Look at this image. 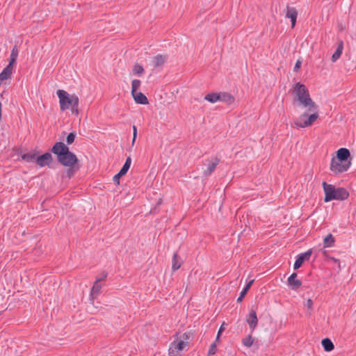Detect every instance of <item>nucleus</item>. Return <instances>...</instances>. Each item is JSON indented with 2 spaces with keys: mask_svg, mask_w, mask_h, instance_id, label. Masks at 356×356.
<instances>
[{
  "mask_svg": "<svg viewBox=\"0 0 356 356\" xmlns=\"http://www.w3.org/2000/svg\"><path fill=\"white\" fill-rule=\"evenodd\" d=\"M51 152L57 156L58 161L63 166L74 168L78 163L76 156L62 142L56 143L51 148Z\"/></svg>",
  "mask_w": 356,
  "mask_h": 356,
  "instance_id": "f257e3e1",
  "label": "nucleus"
},
{
  "mask_svg": "<svg viewBox=\"0 0 356 356\" xmlns=\"http://www.w3.org/2000/svg\"><path fill=\"white\" fill-rule=\"evenodd\" d=\"M59 99L60 108L62 111L71 109L72 113L79 114V97L76 95H70L63 90H58L56 92Z\"/></svg>",
  "mask_w": 356,
  "mask_h": 356,
  "instance_id": "f03ea898",
  "label": "nucleus"
},
{
  "mask_svg": "<svg viewBox=\"0 0 356 356\" xmlns=\"http://www.w3.org/2000/svg\"><path fill=\"white\" fill-rule=\"evenodd\" d=\"M293 92L295 93L298 101L305 108H308V111H316L318 108L315 102L311 99L308 89L300 83H296Z\"/></svg>",
  "mask_w": 356,
  "mask_h": 356,
  "instance_id": "7ed1b4c3",
  "label": "nucleus"
},
{
  "mask_svg": "<svg viewBox=\"0 0 356 356\" xmlns=\"http://www.w3.org/2000/svg\"><path fill=\"white\" fill-rule=\"evenodd\" d=\"M323 187L325 193V202H328L333 200H345L349 197V193L343 188H335L332 185L323 182Z\"/></svg>",
  "mask_w": 356,
  "mask_h": 356,
  "instance_id": "20e7f679",
  "label": "nucleus"
},
{
  "mask_svg": "<svg viewBox=\"0 0 356 356\" xmlns=\"http://www.w3.org/2000/svg\"><path fill=\"white\" fill-rule=\"evenodd\" d=\"M318 118L317 110L308 111L301 114L295 121V125L298 128H305L311 126Z\"/></svg>",
  "mask_w": 356,
  "mask_h": 356,
  "instance_id": "39448f33",
  "label": "nucleus"
},
{
  "mask_svg": "<svg viewBox=\"0 0 356 356\" xmlns=\"http://www.w3.org/2000/svg\"><path fill=\"white\" fill-rule=\"evenodd\" d=\"M351 165V162H344L337 161V159L333 157L331 159L330 170L334 174H340L346 172Z\"/></svg>",
  "mask_w": 356,
  "mask_h": 356,
  "instance_id": "423d86ee",
  "label": "nucleus"
},
{
  "mask_svg": "<svg viewBox=\"0 0 356 356\" xmlns=\"http://www.w3.org/2000/svg\"><path fill=\"white\" fill-rule=\"evenodd\" d=\"M183 341H173L168 350V356H181V351L186 347Z\"/></svg>",
  "mask_w": 356,
  "mask_h": 356,
  "instance_id": "0eeeda50",
  "label": "nucleus"
},
{
  "mask_svg": "<svg viewBox=\"0 0 356 356\" xmlns=\"http://www.w3.org/2000/svg\"><path fill=\"white\" fill-rule=\"evenodd\" d=\"M246 322L248 324L252 331H254L258 324V318L257 316L256 311L252 308L250 310L249 314L246 316Z\"/></svg>",
  "mask_w": 356,
  "mask_h": 356,
  "instance_id": "6e6552de",
  "label": "nucleus"
},
{
  "mask_svg": "<svg viewBox=\"0 0 356 356\" xmlns=\"http://www.w3.org/2000/svg\"><path fill=\"white\" fill-rule=\"evenodd\" d=\"M312 253V250L310 249L304 253L298 254L297 256L296 261L294 263L293 268L295 270H297L299 268H300L305 261L309 259V257H310Z\"/></svg>",
  "mask_w": 356,
  "mask_h": 356,
  "instance_id": "1a4fd4ad",
  "label": "nucleus"
},
{
  "mask_svg": "<svg viewBox=\"0 0 356 356\" xmlns=\"http://www.w3.org/2000/svg\"><path fill=\"white\" fill-rule=\"evenodd\" d=\"M337 161L344 162H351L350 151L346 148H340L337 152V156L334 157Z\"/></svg>",
  "mask_w": 356,
  "mask_h": 356,
  "instance_id": "9d476101",
  "label": "nucleus"
},
{
  "mask_svg": "<svg viewBox=\"0 0 356 356\" xmlns=\"http://www.w3.org/2000/svg\"><path fill=\"white\" fill-rule=\"evenodd\" d=\"M52 161V156L49 152H46L36 158V163L40 167H44L49 165Z\"/></svg>",
  "mask_w": 356,
  "mask_h": 356,
  "instance_id": "9b49d317",
  "label": "nucleus"
},
{
  "mask_svg": "<svg viewBox=\"0 0 356 356\" xmlns=\"http://www.w3.org/2000/svg\"><path fill=\"white\" fill-rule=\"evenodd\" d=\"M297 273H292L288 278V285L292 290L298 289L302 285V282L300 280H297Z\"/></svg>",
  "mask_w": 356,
  "mask_h": 356,
  "instance_id": "f8f14e48",
  "label": "nucleus"
},
{
  "mask_svg": "<svg viewBox=\"0 0 356 356\" xmlns=\"http://www.w3.org/2000/svg\"><path fill=\"white\" fill-rule=\"evenodd\" d=\"M298 17V12L293 7L287 6L286 17L289 18L291 22V28H294Z\"/></svg>",
  "mask_w": 356,
  "mask_h": 356,
  "instance_id": "ddd939ff",
  "label": "nucleus"
},
{
  "mask_svg": "<svg viewBox=\"0 0 356 356\" xmlns=\"http://www.w3.org/2000/svg\"><path fill=\"white\" fill-rule=\"evenodd\" d=\"M131 95L138 104L145 105L149 103L147 97L140 92H136V93H131Z\"/></svg>",
  "mask_w": 356,
  "mask_h": 356,
  "instance_id": "4468645a",
  "label": "nucleus"
},
{
  "mask_svg": "<svg viewBox=\"0 0 356 356\" xmlns=\"http://www.w3.org/2000/svg\"><path fill=\"white\" fill-rule=\"evenodd\" d=\"M219 163L220 159L217 157L214 158L213 161L209 164L207 170L203 172V175L206 177L209 176L215 170Z\"/></svg>",
  "mask_w": 356,
  "mask_h": 356,
  "instance_id": "2eb2a0df",
  "label": "nucleus"
},
{
  "mask_svg": "<svg viewBox=\"0 0 356 356\" xmlns=\"http://www.w3.org/2000/svg\"><path fill=\"white\" fill-rule=\"evenodd\" d=\"M167 59V56L158 54L152 58V65L156 68L162 66Z\"/></svg>",
  "mask_w": 356,
  "mask_h": 356,
  "instance_id": "dca6fc26",
  "label": "nucleus"
},
{
  "mask_svg": "<svg viewBox=\"0 0 356 356\" xmlns=\"http://www.w3.org/2000/svg\"><path fill=\"white\" fill-rule=\"evenodd\" d=\"M101 281H102V279H96L91 289L90 296L93 298H96L101 293L102 285L99 284Z\"/></svg>",
  "mask_w": 356,
  "mask_h": 356,
  "instance_id": "f3484780",
  "label": "nucleus"
},
{
  "mask_svg": "<svg viewBox=\"0 0 356 356\" xmlns=\"http://www.w3.org/2000/svg\"><path fill=\"white\" fill-rule=\"evenodd\" d=\"M183 263L182 259L177 252L174 253L172 260V268L173 271L178 270Z\"/></svg>",
  "mask_w": 356,
  "mask_h": 356,
  "instance_id": "a211bd4d",
  "label": "nucleus"
},
{
  "mask_svg": "<svg viewBox=\"0 0 356 356\" xmlns=\"http://www.w3.org/2000/svg\"><path fill=\"white\" fill-rule=\"evenodd\" d=\"M13 67L9 65H7L3 71L0 73V81H3L4 80L8 79L11 76L13 73Z\"/></svg>",
  "mask_w": 356,
  "mask_h": 356,
  "instance_id": "6ab92c4d",
  "label": "nucleus"
},
{
  "mask_svg": "<svg viewBox=\"0 0 356 356\" xmlns=\"http://www.w3.org/2000/svg\"><path fill=\"white\" fill-rule=\"evenodd\" d=\"M219 96V101L225 102L228 104L233 103L234 101V97L231 94L227 92H220Z\"/></svg>",
  "mask_w": 356,
  "mask_h": 356,
  "instance_id": "aec40b11",
  "label": "nucleus"
},
{
  "mask_svg": "<svg viewBox=\"0 0 356 356\" xmlns=\"http://www.w3.org/2000/svg\"><path fill=\"white\" fill-rule=\"evenodd\" d=\"M343 49V42L341 41L339 43L335 52L332 56V62H336L340 58L341 55L342 54Z\"/></svg>",
  "mask_w": 356,
  "mask_h": 356,
  "instance_id": "412c9836",
  "label": "nucleus"
},
{
  "mask_svg": "<svg viewBox=\"0 0 356 356\" xmlns=\"http://www.w3.org/2000/svg\"><path fill=\"white\" fill-rule=\"evenodd\" d=\"M18 53H19L18 49H17V47L15 46L12 49L11 54L10 56L9 63L8 65L13 67V65L15 63L16 60L17 58Z\"/></svg>",
  "mask_w": 356,
  "mask_h": 356,
  "instance_id": "4be33fe9",
  "label": "nucleus"
},
{
  "mask_svg": "<svg viewBox=\"0 0 356 356\" xmlns=\"http://www.w3.org/2000/svg\"><path fill=\"white\" fill-rule=\"evenodd\" d=\"M321 343L324 350L327 352L332 350L334 348L332 341L328 338L323 339Z\"/></svg>",
  "mask_w": 356,
  "mask_h": 356,
  "instance_id": "5701e85b",
  "label": "nucleus"
},
{
  "mask_svg": "<svg viewBox=\"0 0 356 356\" xmlns=\"http://www.w3.org/2000/svg\"><path fill=\"white\" fill-rule=\"evenodd\" d=\"M334 238L332 234L327 235L323 239V245L325 248H330L334 245Z\"/></svg>",
  "mask_w": 356,
  "mask_h": 356,
  "instance_id": "b1692460",
  "label": "nucleus"
},
{
  "mask_svg": "<svg viewBox=\"0 0 356 356\" xmlns=\"http://www.w3.org/2000/svg\"><path fill=\"white\" fill-rule=\"evenodd\" d=\"M36 154L33 152H29L22 155V159L29 163L36 162Z\"/></svg>",
  "mask_w": 356,
  "mask_h": 356,
  "instance_id": "393cba45",
  "label": "nucleus"
},
{
  "mask_svg": "<svg viewBox=\"0 0 356 356\" xmlns=\"http://www.w3.org/2000/svg\"><path fill=\"white\" fill-rule=\"evenodd\" d=\"M219 98H220L219 93H216V92H212V93L207 94L204 97V99L211 103L217 102L218 101H219Z\"/></svg>",
  "mask_w": 356,
  "mask_h": 356,
  "instance_id": "a878e982",
  "label": "nucleus"
},
{
  "mask_svg": "<svg viewBox=\"0 0 356 356\" xmlns=\"http://www.w3.org/2000/svg\"><path fill=\"white\" fill-rule=\"evenodd\" d=\"M254 280H250L247 284L246 286H245V288L241 291V292L240 293V295L237 298V302H241L243 300V299L244 298V296L246 295L248 291L249 290V289L251 287L252 283H253Z\"/></svg>",
  "mask_w": 356,
  "mask_h": 356,
  "instance_id": "bb28decb",
  "label": "nucleus"
},
{
  "mask_svg": "<svg viewBox=\"0 0 356 356\" xmlns=\"http://www.w3.org/2000/svg\"><path fill=\"white\" fill-rule=\"evenodd\" d=\"M131 159L130 157H128L127 159H126V161L124 164V165L122 166V168H121V170H120L119 173L120 174V175H124L127 174L128 170L130 168V165H131Z\"/></svg>",
  "mask_w": 356,
  "mask_h": 356,
  "instance_id": "cd10ccee",
  "label": "nucleus"
},
{
  "mask_svg": "<svg viewBox=\"0 0 356 356\" xmlns=\"http://www.w3.org/2000/svg\"><path fill=\"white\" fill-rule=\"evenodd\" d=\"M132 72L136 75L140 76L144 72V69L143 66L140 65L138 63H136L132 70Z\"/></svg>",
  "mask_w": 356,
  "mask_h": 356,
  "instance_id": "c85d7f7f",
  "label": "nucleus"
},
{
  "mask_svg": "<svg viewBox=\"0 0 356 356\" xmlns=\"http://www.w3.org/2000/svg\"><path fill=\"white\" fill-rule=\"evenodd\" d=\"M141 82L138 79H134L131 82V93H136L140 86Z\"/></svg>",
  "mask_w": 356,
  "mask_h": 356,
  "instance_id": "c756f323",
  "label": "nucleus"
},
{
  "mask_svg": "<svg viewBox=\"0 0 356 356\" xmlns=\"http://www.w3.org/2000/svg\"><path fill=\"white\" fill-rule=\"evenodd\" d=\"M253 341L254 339L250 334L242 340L243 344L248 348L250 347L253 344Z\"/></svg>",
  "mask_w": 356,
  "mask_h": 356,
  "instance_id": "7c9ffc66",
  "label": "nucleus"
},
{
  "mask_svg": "<svg viewBox=\"0 0 356 356\" xmlns=\"http://www.w3.org/2000/svg\"><path fill=\"white\" fill-rule=\"evenodd\" d=\"M190 338H191V333L186 332V333H184L183 334H181L179 337V341H183L184 343H186V346H187L188 343V340L190 339Z\"/></svg>",
  "mask_w": 356,
  "mask_h": 356,
  "instance_id": "2f4dec72",
  "label": "nucleus"
},
{
  "mask_svg": "<svg viewBox=\"0 0 356 356\" xmlns=\"http://www.w3.org/2000/svg\"><path fill=\"white\" fill-rule=\"evenodd\" d=\"M76 138V134L74 132H72L69 134L66 138V142L67 145L72 144Z\"/></svg>",
  "mask_w": 356,
  "mask_h": 356,
  "instance_id": "473e14b6",
  "label": "nucleus"
},
{
  "mask_svg": "<svg viewBox=\"0 0 356 356\" xmlns=\"http://www.w3.org/2000/svg\"><path fill=\"white\" fill-rule=\"evenodd\" d=\"M216 344L214 342V343H211L210 346V348H209V350L208 352V355L211 356V355H214L216 353Z\"/></svg>",
  "mask_w": 356,
  "mask_h": 356,
  "instance_id": "72a5a7b5",
  "label": "nucleus"
},
{
  "mask_svg": "<svg viewBox=\"0 0 356 356\" xmlns=\"http://www.w3.org/2000/svg\"><path fill=\"white\" fill-rule=\"evenodd\" d=\"M121 177H122V175H120V174L119 172L118 174H116L115 175H114V177L113 178L114 183L116 184H119L120 179Z\"/></svg>",
  "mask_w": 356,
  "mask_h": 356,
  "instance_id": "f704fd0d",
  "label": "nucleus"
},
{
  "mask_svg": "<svg viewBox=\"0 0 356 356\" xmlns=\"http://www.w3.org/2000/svg\"><path fill=\"white\" fill-rule=\"evenodd\" d=\"M309 309H312L313 308V301L312 299L309 298L307 300L305 305Z\"/></svg>",
  "mask_w": 356,
  "mask_h": 356,
  "instance_id": "c9c22d12",
  "label": "nucleus"
},
{
  "mask_svg": "<svg viewBox=\"0 0 356 356\" xmlns=\"http://www.w3.org/2000/svg\"><path fill=\"white\" fill-rule=\"evenodd\" d=\"M67 176L70 178L72 176L74 175V168H69L67 170Z\"/></svg>",
  "mask_w": 356,
  "mask_h": 356,
  "instance_id": "e433bc0d",
  "label": "nucleus"
},
{
  "mask_svg": "<svg viewBox=\"0 0 356 356\" xmlns=\"http://www.w3.org/2000/svg\"><path fill=\"white\" fill-rule=\"evenodd\" d=\"M225 323H223L221 325V326L220 327L219 330H218V334H217L216 340H218L219 339L222 332L225 330Z\"/></svg>",
  "mask_w": 356,
  "mask_h": 356,
  "instance_id": "4c0bfd02",
  "label": "nucleus"
},
{
  "mask_svg": "<svg viewBox=\"0 0 356 356\" xmlns=\"http://www.w3.org/2000/svg\"><path fill=\"white\" fill-rule=\"evenodd\" d=\"M300 66H301V62L300 60H297V62L295 64L293 70L298 71L299 70V68L300 67Z\"/></svg>",
  "mask_w": 356,
  "mask_h": 356,
  "instance_id": "58836bf2",
  "label": "nucleus"
},
{
  "mask_svg": "<svg viewBox=\"0 0 356 356\" xmlns=\"http://www.w3.org/2000/svg\"><path fill=\"white\" fill-rule=\"evenodd\" d=\"M133 136H137V128L135 125L133 126Z\"/></svg>",
  "mask_w": 356,
  "mask_h": 356,
  "instance_id": "ea45409f",
  "label": "nucleus"
},
{
  "mask_svg": "<svg viewBox=\"0 0 356 356\" xmlns=\"http://www.w3.org/2000/svg\"><path fill=\"white\" fill-rule=\"evenodd\" d=\"M106 277H107V273L104 272L102 277H99L98 279H102V280H104Z\"/></svg>",
  "mask_w": 356,
  "mask_h": 356,
  "instance_id": "a19ab883",
  "label": "nucleus"
},
{
  "mask_svg": "<svg viewBox=\"0 0 356 356\" xmlns=\"http://www.w3.org/2000/svg\"><path fill=\"white\" fill-rule=\"evenodd\" d=\"M136 137H135L134 136H133L132 145H134V144L135 140H136Z\"/></svg>",
  "mask_w": 356,
  "mask_h": 356,
  "instance_id": "79ce46f5",
  "label": "nucleus"
},
{
  "mask_svg": "<svg viewBox=\"0 0 356 356\" xmlns=\"http://www.w3.org/2000/svg\"><path fill=\"white\" fill-rule=\"evenodd\" d=\"M332 259H333L334 261H338V259H337L332 258Z\"/></svg>",
  "mask_w": 356,
  "mask_h": 356,
  "instance_id": "37998d69",
  "label": "nucleus"
},
{
  "mask_svg": "<svg viewBox=\"0 0 356 356\" xmlns=\"http://www.w3.org/2000/svg\"><path fill=\"white\" fill-rule=\"evenodd\" d=\"M2 81H0V86L1 85Z\"/></svg>",
  "mask_w": 356,
  "mask_h": 356,
  "instance_id": "c03bdc74",
  "label": "nucleus"
}]
</instances>
